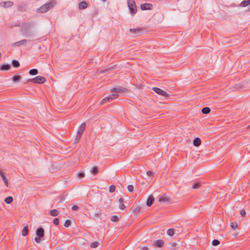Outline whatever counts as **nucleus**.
Here are the masks:
<instances>
[{
    "label": "nucleus",
    "mask_w": 250,
    "mask_h": 250,
    "mask_svg": "<svg viewBox=\"0 0 250 250\" xmlns=\"http://www.w3.org/2000/svg\"><path fill=\"white\" fill-rule=\"evenodd\" d=\"M36 234L37 237H35L34 240L36 243H39L44 236V231L42 227L38 228L36 231Z\"/></svg>",
    "instance_id": "1"
},
{
    "label": "nucleus",
    "mask_w": 250,
    "mask_h": 250,
    "mask_svg": "<svg viewBox=\"0 0 250 250\" xmlns=\"http://www.w3.org/2000/svg\"><path fill=\"white\" fill-rule=\"evenodd\" d=\"M54 2H49L45 3L40 8H39L38 9H37V12L42 13L46 12L47 11L52 8V7L54 6Z\"/></svg>",
    "instance_id": "2"
},
{
    "label": "nucleus",
    "mask_w": 250,
    "mask_h": 250,
    "mask_svg": "<svg viewBox=\"0 0 250 250\" xmlns=\"http://www.w3.org/2000/svg\"><path fill=\"white\" fill-rule=\"evenodd\" d=\"M86 127V124L85 123H82L81 125L79 127L77 130V134L75 138V143H77L80 139L83 131Z\"/></svg>",
    "instance_id": "3"
},
{
    "label": "nucleus",
    "mask_w": 250,
    "mask_h": 250,
    "mask_svg": "<svg viewBox=\"0 0 250 250\" xmlns=\"http://www.w3.org/2000/svg\"><path fill=\"white\" fill-rule=\"evenodd\" d=\"M127 5L131 15H134L137 12V7L134 0H127Z\"/></svg>",
    "instance_id": "4"
},
{
    "label": "nucleus",
    "mask_w": 250,
    "mask_h": 250,
    "mask_svg": "<svg viewBox=\"0 0 250 250\" xmlns=\"http://www.w3.org/2000/svg\"><path fill=\"white\" fill-rule=\"evenodd\" d=\"M28 81L35 83H43L46 82V79L42 76H38L34 78L30 79Z\"/></svg>",
    "instance_id": "5"
},
{
    "label": "nucleus",
    "mask_w": 250,
    "mask_h": 250,
    "mask_svg": "<svg viewBox=\"0 0 250 250\" xmlns=\"http://www.w3.org/2000/svg\"><path fill=\"white\" fill-rule=\"evenodd\" d=\"M119 96L118 94L116 93H112L110 95H109L106 97H105L104 99H103L101 102L100 104H103L104 103H106L107 102H110V101L116 98Z\"/></svg>",
    "instance_id": "6"
},
{
    "label": "nucleus",
    "mask_w": 250,
    "mask_h": 250,
    "mask_svg": "<svg viewBox=\"0 0 250 250\" xmlns=\"http://www.w3.org/2000/svg\"><path fill=\"white\" fill-rule=\"evenodd\" d=\"M152 89L153 90V91H154L157 94H158L162 96L166 97L169 95L166 92L164 91V90H163L162 89H161L158 87H152Z\"/></svg>",
    "instance_id": "7"
},
{
    "label": "nucleus",
    "mask_w": 250,
    "mask_h": 250,
    "mask_svg": "<svg viewBox=\"0 0 250 250\" xmlns=\"http://www.w3.org/2000/svg\"><path fill=\"white\" fill-rule=\"evenodd\" d=\"M111 91L113 93H116V94H118V93L124 92L127 91V89H126L125 88H124V87H121V86H119V87H117L112 88L111 89Z\"/></svg>",
    "instance_id": "8"
},
{
    "label": "nucleus",
    "mask_w": 250,
    "mask_h": 250,
    "mask_svg": "<svg viewBox=\"0 0 250 250\" xmlns=\"http://www.w3.org/2000/svg\"><path fill=\"white\" fill-rule=\"evenodd\" d=\"M14 3L11 1H2L0 3V6L2 7H10L13 5Z\"/></svg>",
    "instance_id": "9"
},
{
    "label": "nucleus",
    "mask_w": 250,
    "mask_h": 250,
    "mask_svg": "<svg viewBox=\"0 0 250 250\" xmlns=\"http://www.w3.org/2000/svg\"><path fill=\"white\" fill-rule=\"evenodd\" d=\"M152 8V5L150 3H145L141 5V9L142 10H150Z\"/></svg>",
    "instance_id": "10"
},
{
    "label": "nucleus",
    "mask_w": 250,
    "mask_h": 250,
    "mask_svg": "<svg viewBox=\"0 0 250 250\" xmlns=\"http://www.w3.org/2000/svg\"><path fill=\"white\" fill-rule=\"evenodd\" d=\"M0 175L1 177V178H2V181L4 182L5 185L7 187H8V185H9L8 181H7L6 177L5 176V175L4 174V173L1 170H0Z\"/></svg>",
    "instance_id": "11"
},
{
    "label": "nucleus",
    "mask_w": 250,
    "mask_h": 250,
    "mask_svg": "<svg viewBox=\"0 0 250 250\" xmlns=\"http://www.w3.org/2000/svg\"><path fill=\"white\" fill-rule=\"evenodd\" d=\"M164 244V241L161 239H159V240H157L155 242V243H154L153 244V245L155 247H157L161 248L163 246Z\"/></svg>",
    "instance_id": "12"
},
{
    "label": "nucleus",
    "mask_w": 250,
    "mask_h": 250,
    "mask_svg": "<svg viewBox=\"0 0 250 250\" xmlns=\"http://www.w3.org/2000/svg\"><path fill=\"white\" fill-rule=\"evenodd\" d=\"M154 201V198L152 195H150L146 201V205L148 207H150L152 204H153V202Z\"/></svg>",
    "instance_id": "13"
},
{
    "label": "nucleus",
    "mask_w": 250,
    "mask_h": 250,
    "mask_svg": "<svg viewBox=\"0 0 250 250\" xmlns=\"http://www.w3.org/2000/svg\"><path fill=\"white\" fill-rule=\"evenodd\" d=\"M27 41L26 40H22L20 41L14 42L13 44V46H19L21 45L24 44Z\"/></svg>",
    "instance_id": "14"
},
{
    "label": "nucleus",
    "mask_w": 250,
    "mask_h": 250,
    "mask_svg": "<svg viewBox=\"0 0 250 250\" xmlns=\"http://www.w3.org/2000/svg\"><path fill=\"white\" fill-rule=\"evenodd\" d=\"M124 199L122 198H120L119 199V202L120 203L119 205V208L120 209L123 210L125 208V206L124 204Z\"/></svg>",
    "instance_id": "15"
},
{
    "label": "nucleus",
    "mask_w": 250,
    "mask_h": 250,
    "mask_svg": "<svg viewBox=\"0 0 250 250\" xmlns=\"http://www.w3.org/2000/svg\"><path fill=\"white\" fill-rule=\"evenodd\" d=\"M10 67L11 66L9 64H3L0 66V69L2 71L8 70Z\"/></svg>",
    "instance_id": "16"
},
{
    "label": "nucleus",
    "mask_w": 250,
    "mask_h": 250,
    "mask_svg": "<svg viewBox=\"0 0 250 250\" xmlns=\"http://www.w3.org/2000/svg\"><path fill=\"white\" fill-rule=\"evenodd\" d=\"M87 6H88L87 3L85 1H83L79 3V8L80 10L84 9L87 8Z\"/></svg>",
    "instance_id": "17"
},
{
    "label": "nucleus",
    "mask_w": 250,
    "mask_h": 250,
    "mask_svg": "<svg viewBox=\"0 0 250 250\" xmlns=\"http://www.w3.org/2000/svg\"><path fill=\"white\" fill-rule=\"evenodd\" d=\"M201 141L200 139L198 137L195 138L193 141V145L195 146H199L201 145Z\"/></svg>",
    "instance_id": "18"
},
{
    "label": "nucleus",
    "mask_w": 250,
    "mask_h": 250,
    "mask_svg": "<svg viewBox=\"0 0 250 250\" xmlns=\"http://www.w3.org/2000/svg\"><path fill=\"white\" fill-rule=\"evenodd\" d=\"M28 233V226H25L22 230V235L23 236H25Z\"/></svg>",
    "instance_id": "19"
},
{
    "label": "nucleus",
    "mask_w": 250,
    "mask_h": 250,
    "mask_svg": "<svg viewBox=\"0 0 250 250\" xmlns=\"http://www.w3.org/2000/svg\"><path fill=\"white\" fill-rule=\"evenodd\" d=\"M250 4V0H243L240 3V6L241 7H244L248 6Z\"/></svg>",
    "instance_id": "20"
},
{
    "label": "nucleus",
    "mask_w": 250,
    "mask_h": 250,
    "mask_svg": "<svg viewBox=\"0 0 250 250\" xmlns=\"http://www.w3.org/2000/svg\"><path fill=\"white\" fill-rule=\"evenodd\" d=\"M210 109L208 107H205L202 108V112L203 114H207L210 112Z\"/></svg>",
    "instance_id": "21"
},
{
    "label": "nucleus",
    "mask_w": 250,
    "mask_h": 250,
    "mask_svg": "<svg viewBox=\"0 0 250 250\" xmlns=\"http://www.w3.org/2000/svg\"><path fill=\"white\" fill-rule=\"evenodd\" d=\"M59 211L57 209H52L50 211V214L53 216H56L59 214Z\"/></svg>",
    "instance_id": "22"
},
{
    "label": "nucleus",
    "mask_w": 250,
    "mask_h": 250,
    "mask_svg": "<svg viewBox=\"0 0 250 250\" xmlns=\"http://www.w3.org/2000/svg\"><path fill=\"white\" fill-rule=\"evenodd\" d=\"M99 172V169L97 167H92L90 170V172L96 175Z\"/></svg>",
    "instance_id": "23"
},
{
    "label": "nucleus",
    "mask_w": 250,
    "mask_h": 250,
    "mask_svg": "<svg viewBox=\"0 0 250 250\" xmlns=\"http://www.w3.org/2000/svg\"><path fill=\"white\" fill-rule=\"evenodd\" d=\"M29 73L30 75H36L38 74V71L37 69H32L29 71Z\"/></svg>",
    "instance_id": "24"
},
{
    "label": "nucleus",
    "mask_w": 250,
    "mask_h": 250,
    "mask_svg": "<svg viewBox=\"0 0 250 250\" xmlns=\"http://www.w3.org/2000/svg\"><path fill=\"white\" fill-rule=\"evenodd\" d=\"M167 233L168 235L172 236L174 234V230L172 229H169L167 230Z\"/></svg>",
    "instance_id": "25"
},
{
    "label": "nucleus",
    "mask_w": 250,
    "mask_h": 250,
    "mask_svg": "<svg viewBox=\"0 0 250 250\" xmlns=\"http://www.w3.org/2000/svg\"><path fill=\"white\" fill-rule=\"evenodd\" d=\"M4 201L6 203L9 204L12 202L13 198L11 196H9L8 197H6Z\"/></svg>",
    "instance_id": "26"
},
{
    "label": "nucleus",
    "mask_w": 250,
    "mask_h": 250,
    "mask_svg": "<svg viewBox=\"0 0 250 250\" xmlns=\"http://www.w3.org/2000/svg\"><path fill=\"white\" fill-rule=\"evenodd\" d=\"M12 65L15 67H18L20 66V63L19 61L14 60L12 61Z\"/></svg>",
    "instance_id": "27"
},
{
    "label": "nucleus",
    "mask_w": 250,
    "mask_h": 250,
    "mask_svg": "<svg viewBox=\"0 0 250 250\" xmlns=\"http://www.w3.org/2000/svg\"><path fill=\"white\" fill-rule=\"evenodd\" d=\"M21 76L15 75L12 77V79L14 82H18V81H19L21 79Z\"/></svg>",
    "instance_id": "28"
},
{
    "label": "nucleus",
    "mask_w": 250,
    "mask_h": 250,
    "mask_svg": "<svg viewBox=\"0 0 250 250\" xmlns=\"http://www.w3.org/2000/svg\"><path fill=\"white\" fill-rule=\"evenodd\" d=\"M111 221L112 222H116L119 221V218L116 215H113L111 217Z\"/></svg>",
    "instance_id": "29"
},
{
    "label": "nucleus",
    "mask_w": 250,
    "mask_h": 250,
    "mask_svg": "<svg viewBox=\"0 0 250 250\" xmlns=\"http://www.w3.org/2000/svg\"><path fill=\"white\" fill-rule=\"evenodd\" d=\"M201 186V184L200 183H196L192 186V188L193 189H198Z\"/></svg>",
    "instance_id": "30"
},
{
    "label": "nucleus",
    "mask_w": 250,
    "mask_h": 250,
    "mask_svg": "<svg viewBox=\"0 0 250 250\" xmlns=\"http://www.w3.org/2000/svg\"><path fill=\"white\" fill-rule=\"evenodd\" d=\"M211 244L213 246H216L220 244V241L217 239H214L212 241Z\"/></svg>",
    "instance_id": "31"
},
{
    "label": "nucleus",
    "mask_w": 250,
    "mask_h": 250,
    "mask_svg": "<svg viewBox=\"0 0 250 250\" xmlns=\"http://www.w3.org/2000/svg\"><path fill=\"white\" fill-rule=\"evenodd\" d=\"M98 246V243L97 242H93L90 244V247L92 248H95Z\"/></svg>",
    "instance_id": "32"
},
{
    "label": "nucleus",
    "mask_w": 250,
    "mask_h": 250,
    "mask_svg": "<svg viewBox=\"0 0 250 250\" xmlns=\"http://www.w3.org/2000/svg\"><path fill=\"white\" fill-rule=\"evenodd\" d=\"M116 189L115 186L114 185H111L109 188V191L110 192H113L115 191Z\"/></svg>",
    "instance_id": "33"
},
{
    "label": "nucleus",
    "mask_w": 250,
    "mask_h": 250,
    "mask_svg": "<svg viewBox=\"0 0 250 250\" xmlns=\"http://www.w3.org/2000/svg\"><path fill=\"white\" fill-rule=\"evenodd\" d=\"M230 226L233 229H235L238 227V225L236 222L231 223Z\"/></svg>",
    "instance_id": "34"
},
{
    "label": "nucleus",
    "mask_w": 250,
    "mask_h": 250,
    "mask_svg": "<svg viewBox=\"0 0 250 250\" xmlns=\"http://www.w3.org/2000/svg\"><path fill=\"white\" fill-rule=\"evenodd\" d=\"M159 202H165L168 201V199L166 197H161L159 199Z\"/></svg>",
    "instance_id": "35"
},
{
    "label": "nucleus",
    "mask_w": 250,
    "mask_h": 250,
    "mask_svg": "<svg viewBox=\"0 0 250 250\" xmlns=\"http://www.w3.org/2000/svg\"><path fill=\"white\" fill-rule=\"evenodd\" d=\"M70 224H71V222H70V220H67L65 221L64 226V227L67 228L70 226Z\"/></svg>",
    "instance_id": "36"
},
{
    "label": "nucleus",
    "mask_w": 250,
    "mask_h": 250,
    "mask_svg": "<svg viewBox=\"0 0 250 250\" xmlns=\"http://www.w3.org/2000/svg\"><path fill=\"white\" fill-rule=\"evenodd\" d=\"M127 189L130 192H132L133 191L134 187L132 185H128L127 186Z\"/></svg>",
    "instance_id": "37"
},
{
    "label": "nucleus",
    "mask_w": 250,
    "mask_h": 250,
    "mask_svg": "<svg viewBox=\"0 0 250 250\" xmlns=\"http://www.w3.org/2000/svg\"><path fill=\"white\" fill-rule=\"evenodd\" d=\"M140 209H141V207H137L133 209V211L135 213H138L140 211Z\"/></svg>",
    "instance_id": "38"
},
{
    "label": "nucleus",
    "mask_w": 250,
    "mask_h": 250,
    "mask_svg": "<svg viewBox=\"0 0 250 250\" xmlns=\"http://www.w3.org/2000/svg\"><path fill=\"white\" fill-rule=\"evenodd\" d=\"M77 176L80 177L81 178H82L84 177V173L83 172H79L77 173Z\"/></svg>",
    "instance_id": "39"
},
{
    "label": "nucleus",
    "mask_w": 250,
    "mask_h": 250,
    "mask_svg": "<svg viewBox=\"0 0 250 250\" xmlns=\"http://www.w3.org/2000/svg\"><path fill=\"white\" fill-rule=\"evenodd\" d=\"M53 223L54 225L57 226L59 223V219L57 218L54 219H53Z\"/></svg>",
    "instance_id": "40"
},
{
    "label": "nucleus",
    "mask_w": 250,
    "mask_h": 250,
    "mask_svg": "<svg viewBox=\"0 0 250 250\" xmlns=\"http://www.w3.org/2000/svg\"><path fill=\"white\" fill-rule=\"evenodd\" d=\"M240 214L242 216H245L246 215V211L244 209H242L240 210Z\"/></svg>",
    "instance_id": "41"
},
{
    "label": "nucleus",
    "mask_w": 250,
    "mask_h": 250,
    "mask_svg": "<svg viewBox=\"0 0 250 250\" xmlns=\"http://www.w3.org/2000/svg\"><path fill=\"white\" fill-rule=\"evenodd\" d=\"M79 209V207L77 205H73L72 207V209L74 211H77Z\"/></svg>",
    "instance_id": "42"
},
{
    "label": "nucleus",
    "mask_w": 250,
    "mask_h": 250,
    "mask_svg": "<svg viewBox=\"0 0 250 250\" xmlns=\"http://www.w3.org/2000/svg\"><path fill=\"white\" fill-rule=\"evenodd\" d=\"M146 174L148 176H152L153 175V172L152 171H147L146 172Z\"/></svg>",
    "instance_id": "43"
},
{
    "label": "nucleus",
    "mask_w": 250,
    "mask_h": 250,
    "mask_svg": "<svg viewBox=\"0 0 250 250\" xmlns=\"http://www.w3.org/2000/svg\"><path fill=\"white\" fill-rule=\"evenodd\" d=\"M177 244L176 242H172L170 244V246H171V248H174L176 246Z\"/></svg>",
    "instance_id": "44"
},
{
    "label": "nucleus",
    "mask_w": 250,
    "mask_h": 250,
    "mask_svg": "<svg viewBox=\"0 0 250 250\" xmlns=\"http://www.w3.org/2000/svg\"><path fill=\"white\" fill-rule=\"evenodd\" d=\"M95 216H96L100 217V216L101 215V213L100 211H96V212L95 213Z\"/></svg>",
    "instance_id": "45"
},
{
    "label": "nucleus",
    "mask_w": 250,
    "mask_h": 250,
    "mask_svg": "<svg viewBox=\"0 0 250 250\" xmlns=\"http://www.w3.org/2000/svg\"><path fill=\"white\" fill-rule=\"evenodd\" d=\"M148 248L147 247H143L141 248V250H148Z\"/></svg>",
    "instance_id": "46"
},
{
    "label": "nucleus",
    "mask_w": 250,
    "mask_h": 250,
    "mask_svg": "<svg viewBox=\"0 0 250 250\" xmlns=\"http://www.w3.org/2000/svg\"><path fill=\"white\" fill-rule=\"evenodd\" d=\"M105 71H106V70H103V71H100V72H98V73H99V74H100V73H104V72Z\"/></svg>",
    "instance_id": "47"
},
{
    "label": "nucleus",
    "mask_w": 250,
    "mask_h": 250,
    "mask_svg": "<svg viewBox=\"0 0 250 250\" xmlns=\"http://www.w3.org/2000/svg\"><path fill=\"white\" fill-rule=\"evenodd\" d=\"M130 31L131 32H132L133 31H135V29H130Z\"/></svg>",
    "instance_id": "48"
},
{
    "label": "nucleus",
    "mask_w": 250,
    "mask_h": 250,
    "mask_svg": "<svg viewBox=\"0 0 250 250\" xmlns=\"http://www.w3.org/2000/svg\"><path fill=\"white\" fill-rule=\"evenodd\" d=\"M39 49H41V46H39Z\"/></svg>",
    "instance_id": "49"
},
{
    "label": "nucleus",
    "mask_w": 250,
    "mask_h": 250,
    "mask_svg": "<svg viewBox=\"0 0 250 250\" xmlns=\"http://www.w3.org/2000/svg\"><path fill=\"white\" fill-rule=\"evenodd\" d=\"M249 128H250V125L248 127Z\"/></svg>",
    "instance_id": "50"
},
{
    "label": "nucleus",
    "mask_w": 250,
    "mask_h": 250,
    "mask_svg": "<svg viewBox=\"0 0 250 250\" xmlns=\"http://www.w3.org/2000/svg\"><path fill=\"white\" fill-rule=\"evenodd\" d=\"M104 1H105L106 0H103Z\"/></svg>",
    "instance_id": "51"
}]
</instances>
